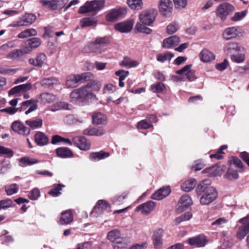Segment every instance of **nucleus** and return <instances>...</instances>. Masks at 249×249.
Returning <instances> with one entry per match:
<instances>
[{"label":"nucleus","instance_id":"nucleus-1","mask_svg":"<svg viewBox=\"0 0 249 249\" xmlns=\"http://www.w3.org/2000/svg\"><path fill=\"white\" fill-rule=\"evenodd\" d=\"M155 12L154 10H147L142 12L139 15L140 22L136 24L135 29L140 33H145L147 35L152 32V30L146 26L150 25L155 20Z\"/></svg>","mask_w":249,"mask_h":249},{"label":"nucleus","instance_id":"nucleus-2","mask_svg":"<svg viewBox=\"0 0 249 249\" xmlns=\"http://www.w3.org/2000/svg\"><path fill=\"white\" fill-rule=\"evenodd\" d=\"M100 87L96 85V87L92 83H88L86 87L73 90L70 96L73 100L78 102H84L93 97L91 92L93 89L99 90Z\"/></svg>","mask_w":249,"mask_h":249},{"label":"nucleus","instance_id":"nucleus-3","mask_svg":"<svg viewBox=\"0 0 249 249\" xmlns=\"http://www.w3.org/2000/svg\"><path fill=\"white\" fill-rule=\"evenodd\" d=\"M105 0H94L91 1H87L85 4L81 6L79 13L84 14L90 11H96L101 10L104 5Z\"/></svg>","mask_w":249,"mask_h":249},{"label":"nucleus","instance_id":"nucleus-4","mask_svg":"<svg viewBox=\"0 0 249 249\" xmlns=\"http://www.w3.org/2000/svg\"><path fill=\"white\" fill-rule=\"evenodd\" d=\"M108 42V39L107 37L97 38L93 42L86 46L84 50L85 52L87 53L94 52L101 53L102 51L100 49V48L104 47Z\"/></svg>","mask_w":249,"mask_h":249},{"label":"nucleus","instance_id":"nucleus-5","mask_svg":"<svg viewBox=\"0 0 249 249\" xmlns=\"http://www.w3.org/2000/svg\"><path fill=\"white\" fill-rule=\"evenodd\" d=\"M235 10V7L232 5L225 2L220 4L216 9V15L222 20H225L228 15H230Z\"/></svg>","mask_w":249,"mask_h":249},{"label":"nucleus","instance_id":"nucleus-6","mask_svg":"<svg viewBox=\"0 0 249 249\" xmlns=\"http://www.w3.org/2000/svg\"><path fill=\"white\" fill-rule=\"evenodd\" d=\"M244 33V31L240 27L233 26L225 29L222 36L226 40H229L242 36Z\"/></svg>","mask_w":249,"mask_h":249},{"label":"nucleus","instance_id":"nucleus-7","mask_svg":"<svg viewBox=\"0 0 249 249\" xmlns=\"http://www.w3.org/2000/svg\"><path fill=\"white\" fill-rule=\"evenodd\" d=\"M217 197L216 189L213 187H210L200 198L202 205H207L213 202Z\"/></svg>","mask_w":249,"mask_h":249},{"label":"nucleus","instance_id":"nucleus-8","mask_svg":"<svg viewBox=\"0 0 249 249\" xmlns=\"http://www.w3.org/2000/svg\"><path fill=\"white\" fill-rule=\"evenodd\" d=\"M238 222L242 225L238 228L236 237L238 239L242 240L249 232V215L239 219Z\"/></svg>","mask_w":249,"mask_h":249},{"label":"nucleus","instance_id":"nucleus-9","mask_svg":"<svg viewBox=\"0 0 249 249\" xmlns=\"http://www.w3.org/2000/svg\"><path fill=\"white\" fill-rule=\"evenodd\" d=\"M126 14V10L124 7L112 9L107 16L106 19L108 21L114 22L117 19L123 18Z\"/></svg>","mask_w":249,"mask_h":249},{"label":"nucleus","instance_id":"nucleus-10","mask_svg":"<svg viewBox=\"0 0 249 249\" xmlns=\"http://www.w3.org/2000/svg\"><path fill=\"white\" fill-rule=\"evenodd\" d=\"M36 19V16L33 14H25L19 20L13 23V27L29 26L33 24Z\"/></svg>","mask_w":249,"mask_h":249},{"label":"nucleus","instance_id":"nucleus-11","mask_svg":"<svg viewBox=\"0 0 249 249\" xmlns=\"http://www.w3.org/2000/svg\"><path fill=\"white\" fill-rule=\"evenodd\" d=\"M11 129L15 132L23 137H27L30 134V129L18 121H16L12 123Z\"/></svg>","mask_w":249,"mask_h":249},{"label":"nucleus","instance_id":"nucleus-12","mask_svg":"<svg viewBox=\"0 0 249 249\" xmlns=\"http://www.w3.org/2000/svg\"><path fill=\"white\" fill-rule=\"evenodd\" d=\"M110 210V205L105 200H99L94 207L92 213H95V215H99L105 212H109Z\"/></svg>","mask_w":249,"mask_h":249},{"label":"nucleus","instance_id":"nucleus-13","mask_svg":"<svg viewBox=\"0 0 249 249\" xmlns=\"http://www.w3.org/2000/svg\"><path fill=\"white\" fill-rule=\"evenodd\" d=\"M72 142L82 150H88L90 148V142L83 136H77L73 138Z\"/></svg>","mask_w":249,"mask_h":249},{"label":"nucleus","instance_id":"nucleus-14","mask_svg":"<svg viewBox=\"0 0 249 249\" xmlns=\"http://www.w3.org/2000/svg\"><path fill=\"white\" fill-rule=\"evenodd\" d=\"M245 49L235 42L228 43L224 49V52L228 54L234 52H243Z\"/></svg>","mask_w":249,"mask_h":249},{"label":"nucleus","instance_id":"nucleus-15","mask_svg":"<svg viewBox=\"0 0 249 249\" xmlns=\"http://www.w3.org/2000/svg\"><path fill=\"white\" fill-rule=\"evenodd\" d=\"M172 5L171 0H160L159 4L160 11L164 16H166L171 12Z\"/></svg>","mask_w":249,"mask_h":249},{"label":"nucleus","instance_id":"nucleus-16","mask_svg":"<svg viewBox=\"0 0 249 249\" xmlns=\"http://www.w3.org/2000/svg\"><path fill=\"white\" fill-rule=\"evenodd\" d=\"M73 216L71 211L67 210L61 213L58 223L62 225L70 224L73 221Z\"/></svg>","mask_w":249,"mask_h":249},{"label":"nucleus","instance_id":"nucleus-17","mask_svg":"<svg viewBox=\"0 0 249 249\" xmlns=\"http://www.w3.org/2000/svg\"><path fill=\"white\" fill-rule=\"evenodd\" d=\"M180 42L179 37L177 36H170L163 40L162 47L166 49H170L177 46Z\"/></svg>","mask_w":249,"mask_h":249},{"label":"nucleus","instance_id":"nucleus-18","mask_svg":"<svg viewBox=\"0 0 249 249\" xmlns=\"http://www.w3.org/2000/svg\"><path fill=\"white\" fill-rule=\"evenodd\" d=\"M155 207V203L152 201H149L139 205L136 208V211L141 212L143 214H149Z\"/></svg>","mask_w":249,"mask_h":249},{"label":"nucleus","instance_id":"nucleus-19","mask_svg":"<svg viewBox=\"0 0 249 249\" xmlns=\"http://www.w3.org/2000/svg\"><path fill=\"white\" fill-rule=\"evenodd\" d=\"M133 22L132 21H126L117 23L115 26V30L121 33H128L132 29Z\"/></svg>","mask_w":249,"mask_h":249},{"label":"nucleus","instance_id":"nucleus-20","mask_svg":"<svg viewBox=\"0 0 249 249\" xmlns=\"http://www.w3.org/2000/svg\"><path fill=\"white\" fill-rule=\"evenodd\" d=\"M188 243L193 246L196 247H202L205 245L206 240L203 235H199L196 237L190 238L188 239Z\"/></svg>","mask_w":249,"mask_h":249},{"label":"nucleus","instance_id":"nucleus-21","mask_svg":"<svg viewBox=\"0 0 249 249\" xmlns=\"http://www.w3.org/2000/svg\"><path fill=\"white\" fill-rule=\"evenodd\" d=\"M46 59V55L44 53H41L37 54L36 59H29V63L34 66L41 67Z\"/></svg>","mask_w":249,"mask_h":249},{"label":"nucleus","instance_id":"nucleus-22","mask_svg":"<svg viewBox=\"0 0 249 249\" xmlns=\"http://www.w3.org/2000/svg\"><path fill=\"white\" fill-rule=\"evenodd\" d=\"M170 191L169 187L161 188L152 195L151 198L157 200H161L167 196Z\"/></svg>","mask_w":249,"mask_h":249},{"label":"nucleus","instance_id":"nucleus-23","mask_svg":"<svg viewBox=\"0 0 249 249\" xmlns=\"http://www.w3.org/2000/svg\"><path fill=\"white\" fill-rule=\"evenodd\" d=\"M163 234V231L161 229H159L154 232L152 236V240L155 248H159L161 246Z\"/></svg>","mask_w":249,"mask_h":249},{"label":"nucleus","instance_id":"nucleus-24","mask_svg":"<svg viewBox=\"0 0 249 249\" xmlns=\"http://www.w3.org/2000/svg\"><path fill=\"white\" fill-rule=\"evenodd\" d=\"M35 142L38 146H44L49 142V138L42 132L37 131L34 136Z\"/></svg>","mask_w":249,"mask_h":249},{"label":"nucleus","instance_id":"nucleus-25","mask_svg":"<svg viewBox=\"0 0 249 249\" xmlns=\"http://www.w3.org/2000/svg\"><path fill=\"white\" fill-rule=\"evenodd\" d=\"M79 83H81V82L78 74L70 75L66 78V85L68 88L76 87Z\"/></svg>","mask_w":249,"mask_h":249},{"label":"nucleus","instance_id":"nucleus-26","mask_svg":"<svg viewBox=\"0 0 249 249\" xmlns=\"http://www.w3.org/2000/svg\"><path fill=\"white\" fill-rule=\"evenodd\" d=\"M41 44V40L38 37H33L29 39L25 43L24 47L26 51L29 50V53L32 51L33 49L37 48Z\"/></svg>","mask_w":249,"mask_h":249},{"label":"nucleus","instance_id":"nucleus-27","mask_svg":"<svg viewBox=\"0 0 249 249\" xmlns=\"http://www.w3.org/2000/svg\"><path fill=\"white\" fill-rule=\"evenodd\" d=\"M57 83L58 80L54 77L45 78L40 81L42 86L48 89H53L57 84Z\"/></svg>","mask_w":249,"mask_h":249},{"label":"nucleus","instance_id":"nucleus-28","mask_svg":"<svg viewBox=\"0 0 249 249\" xmlns=\"http://www.w3.org/2000/svg\"><path fill=\"white\" fill-rule=\"evenodd\" d=\"M129 243L128 238L121 237L113 243V247L114 249H126Z\"/></svg>","mask_w":249,"mask_h":249},{"label":"nucleus","instance_id":"nucleus-29","mask_svg":"<svg viewBox=\"0 0 249 249\" xmlns=\"http://www.w3.org/2000/svg\"><path fill=\"white\" fill-rule=\"evenodd\" d=\"M211 181L209 179H205L200 182L196 188V192L197 195L200 196L206 192L207 189L210 188L209 185Z\"/></svg>","mask_w":249,"mask_h":249},{"label":"nucleus","instance_id":"nucleus-30","mask_svg":"<svg viewBox=\"0 0 249 249\" xmlns=\"http://www.w3.org/2000/svg\"><path fill=\"white\" fill-rule=\"evenodd\" d=\"M25 123L30 129H36L42 127L43 121L42 119L37 118L35 120H27L25 121Z\"/></svg>","mask_w":249,"mask_h":249},{"label":"nucleus","instance_id":"nucleus-31","mask_svg":"<svg viewBox=\"0 0 249 249\" xmlns=\"http://www.w3.org/2000/svg\"><path fill=\"white\" fill-rule=\"evenodd\" d=\"M200 58L204 62H209L215 58L214 54L207 49H203L200 53Z\"/></svg>","mask_w":249,"mask_h":249},{"label":"nucleus","instance_id":"nucleus-32","mask_svg":"<svg viewBox=\"0 0 249 249\" xmlns=\"http://www.w3.org/2000/svg\"><path fill=\"white\" fill-rule=\"evenodd\" d=\"M196 183V180L195 178L187 180L182 183L181 188L184 192H190L194 188Z\"/></svg>","mask_w":249,"mask_h":249},{"label":"nucleus","instance_id":"nucleus-33","mask_svg":"<svg viewBox=\"0 0 249 249\" xmlns=\"http://www.w3.org/2000/svg\"><path fill=\"white\" fill-rule=\"evenodd\" d=\"M57 156L60 158H67L72 157V152L67 147H60L56 149Z\"/></svg>","mask_w":249,"mask_h":249},{"label":"nucleus","instance_id":"nucleus-34","mask_svg":"<svg viewBox=\"0 0 249 249\" xmlns=\"http://www.w3.org/2000/svg\"><path fill=\"white\" fill-rule=\"evenodd\" d=\"M28 53L29 50L26 51L24 48L22 49L14 50L7 55V58L11 59H18L22 56L24 54Z\"/></svg>","mask_w":249,"mask_h":249},{"label":"nucleus","instance_id":"nucleus-35","mask_svg":"<svg viewBox=\"0 0 249 249\" xmlns=\"http://www.w3.org/2000/svg\"><path fill=\"white\" fill-rule=\"evenodd\" d=\"M106 120V116L100 112L95 113L92 115V122L95 124H104Z\"/></svg>","mask_w":249,"mask_h":249},{"label":"nucleus","instance_id":"nucleus-36","mask_svg":"<svg viewBox=\"0 0 249 249\" xmlns=\"http://www.w3.org/2000/svg\"><path fill=\"white\" fill-rule=\"evenodd\" d=\"M120 65L126 67L127 68H133L139 65V62L136 61L128 57H124L123 60L120 63Z\"/></svg>","mask_w":249,"mask_h":249},{"label":"nucleus","instance_id":"nucleus-37","mask_svg":"<svg viewBox=\"0 0 249 249\" xmlns=\"http://www.w3.org/2000/svg\"><path fill=\"white\" fill-rule=\"evenodd\" d=\"M121 237V233L119 230L115 229L109 231L107 234V239L114 243Z\"/></svg>","mask_w":249,"mask_h":249},{"label":"nucleus","instance_id":"nucleus-38","mask_svg":"<svg viewBox=\"0 0 249 249\" xmlns=\"http://www.w3.org/2000/svg\"><path fill=\"white\" fill-rule=\"evenodd\" d=\"M174 57V54L170 52H166L164 53L158 54L156 58L158 61L164 63L166 61H170Z\"/></svg>","mask_w":249,"mask_h":249},{"label":"nucleus","instance_id":"nucleus-39","mask_svg":"<svg viewBox=\"0 0 249 249\" xmlns=\"http://www.w3.org/2000/svg\"><path fill=\"white\" fill-rule=\"evenodd\" d=\"M192 203V201L191 197L187 194L182 195L178 202L179 207L182 208L190 206Z\"/></svg>","mask_w":249,"mask_h":249},{"label":"nucleus","instance_id":"nucleus-40","mask_svg":"<svg viewBox=\"0 0 249 249\" xmlns=\"http://www.w3.org/2000/svg\"><path fill=\"white\" fill-rule=\"evenodd\" d=\"M109 154L107 152H99L92 153L89 156V159L92 161H97L108 157Z\"/></svg>","mask_w":249,"mask_h":249},{"label":"nucleus","instance_id":"nucleus-41","mask_svg":"<svg viewBox=\"0 0 249 249\" xmlns=\"http://www.w3.org/2000/svg\"><path fill=\"white\" fill-rule=\"evenodd\" d=\"M41 102L43 104L51 103L55 100V96L51 93L45 92L40 95Z\"/></svg>","mask_w":249,"mask_h":249},{"label":"nucleus","instance_id":"nucleus-42","mask_svg":"<svg viewBox=\"0 0 249 249\" xmlns=\"http://www.w3.org/2000/svg\"><path fill=\"white\" fill-rule=\"evenodd\" d=\"M192 217V214L191 212H187L180 216L177 217L175 221V225H178L181 222L190 220Z\"/></svg>","mask_w":249,"mask_h":249},{"label":"nucleus","instance_id":"nucleus-43","mask_svg":"<svg viewBox=\"0 0 249 249\" xmlns=\"http://www.w3.org/2000/svg\"><path fill=\"white\" fill-rule=\"evenodd\" d=\"M19 190L18 186L16 183H13L5 186V191L8 196L16 194Z\"/></svg>","mask_w":249,"mask_h":249},{"label":"nucleus","instance_id":"nucleus-44","mask_svg":"<svg viewBox=\"0 0 249 249\" xmlns=\"http://www.w3.org/2000/svg\"><path fill=\"white\" fill-rule=\"evenodd\" d=\"M248 11L247 10L235 12L234 15L231 18V20L234 22H237L243 19L247 15Z\"/></svg>","mask_w":249,"mask_h":249},{"label":"nucleus","instance_id":"nucleus-45","mask_svg":"<svg viewBox=\"0 0 249 249\" xmlns=\"http://www.w3.org/2000/svg\"><path fill=\"white\" fill-rule=\"evenodd\" d=\"M69 105L65 102H60L54 104L52 107L51 110L52 111H56L61 109H68Z\"/></svg>","mask_w":249,"mask_h":249},{"label":"nucleus","instance_id":"nucleus-46","mask_svg":"<svg viewBox=\"0 0 249 249\" xmlns=\"http://www.w3.org/2000/svg\"><path fill=\"white\" fill-rule=\"evenodd\" d=\"M20 162L23 166H28L37 163L38 162V160L34 158L25 157L21 158L20 159Z\"/></svg>","mask_w":249,"mask_h":249},{"label":"nucleus","instance_id":"nucleus-47","mask_svg":"<svg viewBox=\"0 0 249 249\" xmlns=\"http://www.w3.org/2000/svg\"><path fill=\"white\" fill-rule=\"evenodd\" d=\"M40 2L42 3L43 6H47L48 8H49L53 10L57 9L56 0H40Z\"/></svg>","mask_w":249,"mask_h":249},{"label":"nucleus","instance_id":"nucleus-48","mask_svg":"<svg viewBox=\"0 0 249 249\" xmlns=\"http://www.w3.org/2000/svg\"><path fill=\"white\" fill-rule=\"evenodd\" d=\"M128 6L132 9H140L142 8V0H127Z\"/></svg>","mask_w":249,"mask_h":249},{"label":"nucleus","instance_id":"nucleus-49","mask_svg":"<svg viewBox=\"0 0 249 249\" xmlns=\"http://www.w3.org/2000/svg\"><path fill=\"white\" fill-rule=\"evenodd\" d=\"M239 175L237 171L229 169L225 175V178L230 180L237 179Z\"/></svg>","mask_w":249,"mask_h":249},{"label":"nucleus","instance_id":"nucleus-50","mask_svg":"<svg viewBox=\"0 0 249 249\" xmlns=\"http://www.w3.org/2000/svg\"><path fill=\"white\" fill-rule=\"evenodd\" d=\"M151 89L153 92L160 93L165 89L164 85L161 82H158L151 86Z\"/></svg>","mask_w":249,"mask_h":249},{"label":"nucleus","instance_id":"nucleus-51","mask_svg":"<svg viewBox=\"0 0 249 249\" xmlns=\"http://www.w3.org/2000/svg\"><path fill=\"white\" fill-rule=\"evenodd\" d=\"M0 155H4L7 158H10L13 156L14 152L11 149L0 146Z\"/></svg>","mask_w":249,"mask_h":249},{"label":"nucleus","instance_id":"nucleus-52","mask_svg":"<svg viewBox=\"0 0 249 249\" xmlns=\"http://www.w3.org/2000/svg\"><path fill=\"white\" fill-rule=\"evenodd\" d=\"M10 168L11 165L9 161L3 160L0 161V174L6 173Z\"/></svg>","mask_w":249,"mask_h":249},{"label":"nucleus","instance_id":"nucleus-53","mask_svg":"<svg viewBox=\"0 0 249 249\" xmlns=\"http://www.w3.org/2000/svg\"><path fill=\"white\" fill-rule=\"evenodd\" d=\"M64 185L61 184H54L53 188L49 192V194L53 196H57L60 194V191L62 190V187Z\"/></svg>","mask_w":249,"mask_h":249},{"label":"nucleus","instance_id":"nucleus-54","mask_svg":"<svg viewBox=\"0 0 249 249\" xmlns=\"http://www.w3.org/2000/svg\"><path fill=\"white\" fill-rule=\"evenodd\" d=\"M95 23V20L89 18H84L80 20V25L82 28L91 26Z\"/></svg>","mask_w":249,"mask_h":249},{"label":"nucleus","instance_id":"nucleus-55","mask_svg":"<svg viewBox=\"0 0 249 249\" xmlns=\"http://www.w3.org/2000/svg\"><path fill=\"white\" fill-rule=\"evenodd\" d=\"M178 23L176 22H173L167 26V32L168 34H173L178 31Z\"/></svg>","mask_w":249,"mask_h":249},{"label":"nucleus","instance_id":"nucleus-56","mask_svg":"<svg viewBox=\"0 0 249 249\" xmlns=\"http://www.w3.org/2000/svg\"><path fill=\"white\" fill-rule=\"evenodd\" d=\"M78 75L79 76L81 83L91 80L93 78V74L90 72H86Z\"/></svg>","mask_w":249,"mask_h":249},{"label":"nucleus","instance_id":"nucleus-57","mask_svg":"<svg viewBox=\"0 0 249 249\" xmlns=\"http://www.w3.org/2000/svg\"><path fill=\"white\" fill-rule=\"evenodd\" d=\"M227 222V220L224 217L219 218L211 223L212 226L216 228H222Z\"/></svg>","mask_w":249,"mask_h":249},{"label":"nucleus","instance_id":"nucleus-58","mask_svg":"<svg viewBox=\"0 0 249 249\" xmlns=\"http://www.w3.org/2000/svg\"><path fill=\"white\" fill-rule=\"evenodd\" d=\"M152 126V124L148 122L147 119L140 121L137 124V127L139 129H148Z\"/></svg>","mask_w":249,"mask_h":249},{"label":"nucleus","instance_id":"nucleus-59","mask_svg":"<svg viewBox=\"0 0 249 249\" xmlns=\"http://www.w3.org/2000/svg\"><path fill=\"white\" fill-rule=\"evenodd\" d=\"M13 204V201L10 199H6L0 201V210L5 209L10 207Z\"/></svg>","mask_w":249,"mask_h":249},{"label":"nucleus","instance_id":"nucleus-60","mask_svg":"<svg viewBox=\"0 0 249 249\" xmlns=\"http://www.w3.org/2000/svg\"><path fill=\"white\" fill-rule=\"evenodd\" d=\"M31 200H36L40 196V191L37 188L33 189L28 194Z\"/></svg>","mask_w":249,"mask_h":249},{"label":"nucleus","instance_id":"nucleus-61","mask_svg":"<svg viewBox=\"0 0 249 249\" xmlns=\"http://www.w3.org/2000/svg\"><path fill=\"white\" fill-rule=\"evenodd\" d=\"M231 59L233 62H235L237 63H240L244 61L245 59V55L243 53L232 55L231 57Z\"/></svg>","mask_w":249,"mask_h":249},{"label":"nucleus","instance_id":"nucleus-62","mask_svg":"<svg viewBox=\"0 0 249 249\" xmlns=\"http://www.w3.org/2000/svg\"><path fill=\"white\" fill-rule=\"evenodd\" d=\"M127 194L125 193H123L121 196L114 198L113 200V203L116 205H119L123 203L124 200L127 196Z\"/></svg>","mask_w":249,"mask_h":249},{"label":"nucleus","instance_id":"nucleus-63","mask_svg":"<svg viewBox=\"0 0 249 249\" xmlns=\"http://www.w3.org/2000/svg\"><path fill=\"white\" fill-rule=\"evenodd\" d=\"M128 74L129 72L124 70H119L115 72V74L119 77V81H124Z\"/></svg>","mask_w":249,"mask_h":249},{"label":"nucleus","instance_id":"nucleus-64","mask_svg":"<svg viewBox=\"0 0 249 249\" xmlns=\"http://www.w3.org/2000/svg\"><path fill=\"white\" fill-rule=\"evenodd\" d=\"M228 64V61L227 59H224L222 62L216 64L215 68L219 71H223L227 68Z\"/></svg>","mask_w":249,"mask_h":249}]
</instances>
